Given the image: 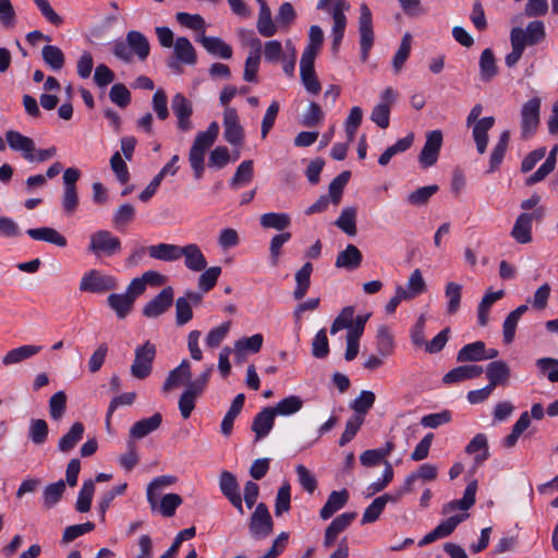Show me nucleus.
Masks as SVG:
<instances>
[{"instance_id": "obj_28", "label": "nucleus", "mask_w": 558, "mask_h": 558, "mask_svg": "<svg viewBox=\"0 0 558 558\" xmlns=\"http://www.w3.org/2000/svg\"><path fill=\"white\" fill-rule=\"evenodd\" d=\"M252 50L250 51L244 66L243 78L246 82H256L257 72L260 62V47L262 43L258 38H253L251 41Z\"/></svg>"}, {"instance_id": "obj_55", "label": "nucleus", "mask_w": 558, "mask_h": 558, "mask_svg": "<svg viewBox=\"0 0 558 558\" xmlns=\"http://www.w3.org/2000/svg\"><path fill=\"white\" fill-rule=\"evenodd\" d=\"M65 492V482L60 480L56 483L49 484L44 489V506L46 508H51L62 498Z\"/></svg>"}, {"instance_id": "obj_26", "label": "nucleus", "mask_w": 558, "mask_h": 558, "mask_svg": "<svg viewBox=\"0 0 558 558\" xmlns=\"http://www.w3.org/2000/svg\"><path fill=\"white\" fill-rule=\"evenodd\" d=\"M162 422L160 413H155L150 417L142 418L134 423L130 429V440L142 439L159 428Z\"/></svg>"}, {"instance_id": "obj_63", "label": "nucleus", "mask_w": 558, "mask_h": 558, "mask_svg": "<svg viewBox=\"0 0 558 558\" xmlns=\"http://www.w3.org/2000/svg\"><path fill=\"white\" fill-rule=\"evenodd\" d=\"M182 504V498L180 495L170 493L165 495L160 502L157 505L159 512L166 517L171 518L174 515L177 508Z\"/></svg>"}, {"instance_id": "obj_52", "label": "nucleus", "mask_w": 558, "mask_h": 558, "mask_svg": "<svg viewBox=\"0 0 558 558\" xmlns=\"http://www.w3.org/2000/svg\"><path fill=\"white\" fill-rule=\"evenodd\" d=\"M376 344L381 356H389L393 352L395 342L387 326L383 325L377 329Z\"/></svg>"}, {"instance_id": "obj_10", "label": "nucleus", "mask_w": 558, "mask_h": 558, "mask_svg": "<svg viewBox=\"0 0 558 558\" xmlns=\"http://www.w3.org/2000/svg\"><path fill=\"white\" fill-rule=\"evenodd\" d=\"M359 34H360V48L361 59L365 62L368 58V53L374 45V31H373V19L372 12L367 4L362 3L360 5V17H359Z\"/></svg>"}, {"instance_id": "obj_9", "label": "nucleus", "mask_w": 558, "mask_h": 558, "mask_svg": "<svg viewBox=\"0 0 558 558\" xmlns=\"http://www.w3.org/2000/svg\"><path fill=\"white\" fill-rule=\"evenodd\" d=\"M545 216V209L536 208L532 213H522L518 216L511 230L512 238L520 244H526L532 241L533 221H542Z\"/></svg>"}, {"instance_id": "obj_33", "label": "nucleus", "mask_w": 558, "mask_h": 558, "mask_svg": "<svg viewBox=\"0 0 558 558\" xmlns=\"http://www.w3.org/2000/svg\"><path fill=\"white\" fill-rule=\"evenodd\" d=\"M107 303L117 316L123 319L133 310L134 298L130 293H111L107 298Z\"/></svg>"}, {"instance_id": "obj_21", "label": "nucleus", "mask_w": 558, "mask_h": 558, "mask_svg": "<svg viewBox=\"0 0 558 558\" xmlns=\"http://www.w3.org/2000/svg\"><path fill=\"white\" fill-rule=\"evenodd\" d=\"M484 373V367L477 364H463L450 369L442 377L444 384H457L474 379Z\"/></svg>"}, {"instance_id": "obj_43", "label": "nucleus", "mask_w": 558, "mask_h": 558, "mask_svg": "<svg viewBox=\"0 0 558 558\" xmlns=\"http://www.w3.org/2000/svg\"><path fill=\"white\" fill-rule=\"evenodd\" d=\"M174 54L177 59L185 64H195L197 57L196 51L186 37H178L174 45Z\"/></svg>"}, {"instance_id": "obj_56", "label": "nucleus", "mask_w": 558, "mask_h": 558, "mask_svg": "<svg viewBox=\"0 0 558 558\" xmlns=\"http://www.w3.org/2000/svg\"><path fill=\"white\" fill-rule=\"evenodd\" d=\"M48 424L45 420H32L28 429V437L33 444L40 446L46 442L48 438Z\"/></svg>"}, {"instance_id": "obj_27", "label": "nucleus", "mask_w": 558, "mask_h": 558, "mask_svg": "<svg viewBox=\"0 0 558 558\" xmlns=\"http://www.w3.org/2000/svg\"><path fill=\"white\" fill-rule=\"evenodd\" d=\"M363 255L353 244H348L345 248L338 253L335 266L347 270H354L362 264Z\"/></svg>"}, {"instance_id": "obj_11", "label": "nucleus", "mask_w": 558, "mask_h": 558, "mask_svg": "<svg viewBox=\"0 0 558 558\" xmlns=\"http://www.w3.org/2000/svg\"><path fill=\"white\" fill-rule=\"evenodd\" d=\"M171 109L177 118V129L180 132L187 133L194 129L192 122L193 104L182 93L172 96Z\"/></svg>"}, {"instance_id": "obj_53", "label": "nucleus", "mask_w": 558, "mask_h": 558, "mask_svg": "<svg viewBox=\"0 0 558 558\" xmlns=\"http://www.w3.org/2000/svg\"><path fill=\"white\" fill-rule=\"evenodd\" d=\"M95 493V484L92 480L85 481L78 493L75 509L85 513L90 510L92 499Z\"/></svg>"}, {"instance_id": "obj_57", "label": "nucleus", "mask_w": 558, "mask_h": 558, "mask_svg": "<svg viewBox=\"0 0 558 558\" xmlns=\"http://www.w3.org/2000/svg\"><path fill=\"white\" fill-rule=\"evenodd\" d=\"M375 399L376 397L373 391L363 390L359 397L353 400L350 407L356 414H359L357 416L363 417V415H365L374 405Z\"/></svg>"}, {"instance_id": "obj_44", "label": "nucleus", "mask_w": 558, "mask_h": 558, "mask_svg": "<svg viewBox=\"0 0 558 558\" xmlns=\"http://www.w3.org/2000/svg\"><path fill=\"white\" fill-rule=\"evenodd\" d=\"M304 405V401L296 395L288 396L271 407L276 415L290 416L298 413Z\"/></svg>"}, {"instance_id": "obj_34", "label": "nucleus", "mask_w": 558, "mask_h": 558, "mask_svg": "<svg viewBox=\"0 0 558 558\" xmlns=\"http://www.w3.org/2000/svg\"><path fill=\"white\" fill-rule=\"evenodd\" d=\"M191 379V366L190 362L186 360H183L181 364L169 372L163 386L162 390L165 392H168L173 387H178L180 385L186 384L187 380Z\"/></svg>"}, {"instance_id": "obj_3", "label": "nucleus", "mask_w": 558, "mask_h": 558, "mask_svg": "<svg viewBox=\"0 0 558 558\" xmlns=\"http://www.w3.org/2000/svg\"><path fill=\"white\" fill-rule=\"evenodd\" d=\"M317 9L323 11H329L333 20V26L331 31L332 36V49L338 50L347 27V17L344 12L350 9V4L345 0H319L317 2Z\"/></svg>"}, {"instance_id": "obj_47", "label": "nucleus", "mask_w": 558, "mask_h": 558, "mask_svg": "<svg viewBox=\"0 0 558 558\" xmlns=\"http://www.w3.org/2000/svg\"><path fill=\"white\" fill-rule=\"evenodd\" d=\"M413 140H414L413 134H409L405 137L398 140L396 144L388 147L379 156L378 163L380 166H387L395 155L401 154V153L408 150L411 147V145L413 144Z\"/></svg>"}, {"instance_id": "obj_60", "label": "nucleus", "mask_w": 558, "mask_h": 558, "mask_svg": "<svg viewBox=\"0 0 558 558\" xmlns=\"http://www.w3.org/2000/svg\"><path fill=\"white\" fill-rule=\"evenodd\" d=\"M439 190L438 185H427L418 187L408 195V203L413 206H423L427 204L429 198Z\"/></svg>"}, {"instance_id": "obj_23", "label": "nucleus", "mask_w": 558, "mask_h": 558, "mask_svg": "<svg viewBox=\"0 0 558 558\" xmlns=\"http://www.w3.org/2000/svg\"><path fill=\"white\" fill-rule=\"evenodd\" d=\"M488 357V351L484 341H475L463 345L457 353L459 363L476 364Z\"/></svg>"}, {"instance_id": "obj_39", "label": "nucleus", "mask_w": 558, "mask_h": 558, "mask_svg": "<svg viewBox=\"0 0 558 558\" xmlns=\"http://www.w3.org/2000/svg\"><path fill=\"white\" fill-rule=\"evenodd\" d=\"M245 396L243 393H239L233 399L228 412L222 418L221 422V433L225 436H230L233 428V423L236 418V416L241 413L242 408L244 405Z\"/></svg>"}, {"instance_id": "obj_61", "label": "nucleus", "mask_w": 558, "mask_h": 558, "mask_svg": "<svg viewBox=\"0 0 558 558\" xmlns=\"http://www.w3.org/2000/svg\"><path fill=\"white\" fill-rule=\"evenodd\" d=\"M289 483H283L277 492L275 501V514L277 517L290 510L291 505V493Z\"/></svg>"}, {"instance_id": "obj_22", "label": "nucleus", "mask_w": 558, "mask_h": 558, "mask_svg": "<svg viewBox=\"0 0 558 558\" xmlns=\"http://www.w3.org/2000/svg\"><path fill=\"white\" fill-rule=\"evenodd\" d=\"M276 413L271 407L264 408L258 412L252 422V430L255 433V439L259 440L266 437L274 427Z\"/></svg>"}, {"instance_id": "obj_36", "label": "nucleus", "mask_w": 558, "mask_h": 558, "mask_svg": "<svg viewBox=\"0 0 558 558\" xmlns=\"http://www.w3.org/2000/svg\"><path fill=\"white\" fill-rule=\"evenodd\" d=\"M197 40L210 54L218 56L222 59H230L232 57L231 46L219 37H209L203 34Z\"/></svg>"}, {"instance_id": "obj_19", "label": "nucleus", "mask_w": 558, "mask_h": 558, "mask_svg": "<svg viewBox=\"0 0 558 558\" xmlns=\"http://www.w3.org/2000/svg\"><path fill=\"white\" fill-rule=\"evenodd\" d=\"M5 140L9 147L12 150L21 151L25 160L29 162L35 161L36 147L31 137H27L17 131L9 130L5 132Z\"/></svg>"}, {"instance_id": "obj_49", "label": "nucleus", "mask_w": 558, "mask_h": 558, "mask_svg": "<svg viewBox=\"0 0 558 558\" xmlns=\"http://www.w3.org/2000/svg\"><path fill=\"white\" fill-rule=\"evenodd\" d=\"M426 291V282L423 278L420 269H414L408 280L407 287H404L405 295L409 300L416 298L417 295Z\"/></svg>"}, {"instance_id": "obj_38", "label": "nucleus", "mask_w": 558, "mask_h": 558, "mask_svg": "<svg viewBox=\"0 0 558 558\" xmlns=\"http://www.w3.org/2000/svg\"><path fill=\"white\" fill-rule=\"evenodd\" d=\"M149 256L151 258L163 260V262H173L181 258V246L168 243H160L157 245H150L147 247Z\"/></svg>"}, {"instance_id": "obj_15", "label": "nucleus", "mask_w": 558, "mask_h": 558, "mask_svg": "<svg viewBox=\"0 0 558 558\" xmlns=\"http://www.w3.org/2000/svg\"><path fill=\"white\" fill-rule=\"evenodd\" d=\"M441 145V131L435 130L426 135L425 144L418 156V161L422 168H429L437 162Z\"/></svg>"}, {"instance_id": "obj_1", "label": "nucleus", "mask_w": 558, "mask_h": 558, "mask_svg": "<svg viewBox=\"0 0 558 558\" xmlns=\"http://www.w3.org/2000/svg\"><path fill=\"white\" fill-rule=\"evenodd\" d=\"M111 52L125 63L132 62L133 56H136L140 61H145L149 56L150 45L143 33L130 31L126 33L125 40L112 43Z\"/></svg>"}, {"instance_id": "obj_59", "label": "nucleus", "mask_w": 558, "mask_h": 558, "mask_svg": "<svg viewBox=\"0 0 558 558\" xmlns=\"http://www.w3.org/2000/svg\"><path fill=\"white\" fill-rule=\"evenodd\" d=\"M263 341H264V338H263V335H260V333H255L251 337L239 339L234 343V351L238 354H242L246 351L256 353L260 350V348L263 345Z\"/></svg>"}, {"instance_id": "obj_31", "label": "nucleus", "mask_w": 558, "mask_h": 558, "mask_svg": "<svg viewBox=\"0 0 558 558\" xmlns=\"http://www.w3.org/2000/svg\"><path fill=\"white\" fill-rule=\"evenodd\" d=\"M486 447H487V437L485 434H482V433L475 435L473 437V439L465 447V452L468 454L477 453L474 457V464L471 469L472 473H474L476 471V469L480 465L484 464V462L486 461V459H487Z\"/></svg>"}, {"instance_id": "obj_29", "label": "nucleus", "mask_w": 558, "mask_h": 558, "mask_svg": "<svg viewBox=\"0 0 558 558\" xmlns=\"http://www.w3.org/2000/svg\"><path fill=\"white\" fill-rule=\"evenodd\" d=\"M26 233L36 241H44L59 247H65L68 245L65 236L50 227L28 229Z\"/></svg>"}, {"instance_id": "obj_17", "label": "nucleus", "mask_w": 558, "mask_h": 558, "mask_svg": "<svg viewBox=\"0 0 558 558\" xmlns=\"http://www.w3.org/2000/svg\"><path fill=\"white\" fill-rule=\"evenodd\" d=\"M219 488L236 511L243 515L245 511L242 505V497L236 477L229 471L221 472L219 477Z\"/></svg>"}, {"instance_id": "obj_4", "label": "nucleus", "mask_w": 558, "mask_h": 558, "mask_svg": "<svg viewBox=\"0 0 558 558\" xmlns=\"http://www.w3.org/2000/svg\"><path fill=\"white\" fill-rule=\"evenodd\" d=\"M122 248L121 241L108 230H97L89 235L87 251L99 256H113Z\"/></svg>"}, {"instance_id": "obj_51", "label": "nucleus", "mask_w": 558, "mask_h": 558, "mask_svg": "<svg viewBox=\"0 0 558 558\" xmlns=\"http://www.w3.org/2000/svg\"><path fill=\"white\" fill-rule=\"evenodd\" d=\"M411 35L409 33L404 34L401 39L400 46L392 58V68L395 73H399L402 70L404 63L407 62L411 52Z\"/></svg>"}, {"instance_id": "obj_46", "label": "nucleus", "mask_w": 558, "mask_h": 558, "mask_svg": "<svg viewBox=\"0 0 558 558\" xmlns=\"http://www.w3.org/2000/svg\"><path fill=\"white\" fill-rule=\"evenodd\" d=\"M510 375V368L504 361L490 362V392L497 386H506Z\"/></svg>"}, {"instance_id": "obj_40", "label": "nucleus", "mask_w": 558, "mask_h": 558, "mask_svg": "<svg viewBox=\"0 0 558 558\" xmlns=\"http://www.w3.org/2000/svg\"><path fill=\"white\" fill-rule=\"evenodd\" d=\"M313 272V265L307 262L305 263L294 276L295 279V289L293 291V298L295 300H301L305 296L306 292L311 286V275Z\"/></svg>"}, {"instance_id": "obj_5", "label": "nucleus", "mask_w": 558, "mask_h": 558, "mask_svg": "<svg viewBox=\"0 0 558 558\" xmlns=\"http://www.w3.org/2000/svg\"><path fill=\"white\" fill-rule=\"evenodd\" d=\"M156 345L149 340L136 347L134 361L131 365V374L136 379H145L153 372V363L156 357Z\"/></svg>"}, {"instance_id": "obj_50", "label": "nucleus", "mask_w": 558, "mask_h": 558, "mask_svg": "<svg viewBox=\"0 0 558 558\" xmlns=\"http://www.w3.org/2000/svg\"><path fill=\"white\" fill-rule=\"evenodd\" d=\"M510 141V132L504 131L490 154V172L501 165Z\"/></svg>"}, {"instance_id": "obj_45", "label": "nucleus", "mask_w": 558, "mask_h": 558, "mask_svg": "<svg viewBox=\"0 0 558 558\" xmlns=\"http://www.w3.org/2000/svg\"><path fill=\"white\" fill-rule=\"evenodd\" d=\"M41 58L44 62L52 70L60 71L65 64V57L63 51L52 45H46L41 49Z\"/></svg>"}, {"instance_id": "obj_62", "label": "nucleus", "mask_w": 558, "mask_h": 558, "mask_svg": "<svg viewBox=\"0 0 558 558\" xmlns=\"http://www.w3.org/2000/svg\"><path fill=\"white\" fill-rule=\"evenodd\" d=\"M230 328L231 322H226L210 329L205 339L206 345L211 349L218 348L228 336Z\"/></svg>"}, {"instance_id": "obj_12", "label": "nucleus", "mask_w": 558, "mask_h": 558, "mask_svg": "<svg viewBox=\"0 0 558 558\" xmlns=\"http://www.w3.org/2000/svg\"><path fill=\"white\" fill-rule=\"evenodd\" d=\"M541 99L537 97L527 100L521 109V137L527 140L539 124Z\"/></svg>"}, {"instance_id": "obj_2", "label": "nucleus", "mask_w": 558, "mask_h": 558, "mask_svg": "<svg viewBox=\"0 0 558 558\" xmlns=\"http://www.w3.org/2000/svg\"><path fill=\"white\" fill-rule=\"evenodd\" d=\"M219 134V124L213 121L206 131L196 134L189 153V161L196 179H201L204 172L205 154L216 142Z\"/></svg>"}, {"instance_id": "obj_42", "label": "nucleus", "mask_w": 558, "mask_h": 558, "mask_svg": "<svg viewBox=\"0 0 558 558\" xmlns=\"http://www.w3.org/2000/svg\"><path fill=\"white\" fill-rule=\"evenodd\" d=\"M84 430L85 427L81 422L74 423L70 430L60 438L58 449L64 453L70 452L83 438Z\"/></svg>"}, {"instance_id": "obj_32", "label": "nucleus", "mask_w": 558, "mask_h": 558, "mask_svg": "<svg viewBox=\"0 0 558 558\" xmlns=\"http://www.w3.org/2000/svg\"><path fill=\"white\" fill-rule=\"evenodd\" d=\"M398 497H393L390 494H384L377 498H375L372 504L365 509L361 523L367 524L377 521L384 511L386 505L388 502H397Z\"/></svg>"}, {"instance_id": "obj_58", "label": "nucleus", "mask_w": 558, "mask_h": 558, "mask_svg": "<svg viewBox=\"0 0 558 558\" xmlns=\"http://www.w3.org/2000/svg\"><path fill=\"white\" fill-rule=\"evenodd\" d=\"M253 179V160H244L236 168L232 179L231 186L238 187L242 184H247Z\"/></svg>"}, {"instance_id": "obj_18", "label": "nucleus", "mask_w": 558, "mask_h": 558, "mask_svg": "<svg viewBox=\"0 0 558 558\" xmlns=\"http://www.w3.org/2000/svg\"><path fill=\"white\" fill-rule=\"evenodd\" d=\"M469 517V513H458L441 521L433 531L427 533L420 542L418 546H426L439 538L449 536L456 527Z\"/></svg>"}, {"instance_id": "obj_25", "label": "nucleus", "mask_w": 558, "mask_h": 558, "mask_svg": "<svg viewBox=\"0 0 558 558\" xmlns=\"http://www.w3.org/2000/svg\"><path fill=\"white\" fill-rule=\"evenodd\" d=\"M477 489V482L471 481L464 490L463 497L461 499H456L449 501L442 507V514H449L458 509L466 511L470 509L475 502V494Z\"/></svg>"}, {"instance_id": "obj_24", "label": "nucleus", "mask_w": 558, "mask_h": 558, "mask_svg": "<svg viewBox=\"0 0 558 558\" xmlns=\"http://www.w3.org/2000/svg\"><path fill=\"white\" fill-rule=\"evenodd\" d=\"M43 350L41 345L24 344L8 351L1 360L3 366L19 364L25 360L33 357Z\"/></svg>"}, {"instance_id": "obj_7", "label": "nucleus", "mask_w": 558, "mask_h": 558, "mask_svg": "<svg viewBox=\"0 0 558 558\" xmlns=\"http://www.w3.org/2000/svg\"><path fill=\"white\" fill-rule=\"evenodd\" d=\"M482 113L483 106L477 104L471 109L466 118V126L472 128V137L480 155L486 151L488 142V117L480 119Z\"/></svg>"}, {"instance_id": "obj_20", "label": "nucleus", "mask_w": 558, "mask_h": 558, "mask_svg": "<svg viewBox=\"0 0 558 558\" xmlns=\"http://www.w3.org/2000/svg\"><path fill=\"white\" fill-rule=\"evenodd\" d=\"M511 39L520 40L524 43V46L537 45L542 39L545 38L544 23L541 21H533L527 24L526 28L514 27L511 31Z\"/></svg>"}, {"instance_id": "obj_35", "label": "nucleus", "mask_w": 558, "mask_h": 558, "mask_svg": "<svg viewBox=\"0 0 558 558\" xmlns=\"http://www.w3.org/2000/svg\"><path fill=\"white\" fill-rule=\"evenodd\" d=\"M177 477L173 475H161L158 477H155L147 486L146 496L147 501L150 505V508L153 510L157 509L158 505V497L160 494V490L169 487L177 483Z\"/></svg>"}, {"instance_id": "obj_14", "label": "nucleus", "mask_w": 558, "mask_h": 558, "mask_svg": "<svg viewBox=\"0 0 558 558\" xmlns=\"http://www.w3.org/2000/svg\"><path fill=\"white\" fill-rule=\"evenodd\" d=\"M173 300L174 291L172 287H166L144 305L142 313L147 318H158L172 306Z\"/></svg>"}, {"instance_id": "obj_6", "label": "nucleus", "mask_w": 558, "mask_h": 558, "mask_svg": "<svg viewBox=\"0 0 558 558\" xmlns=\"http://www.w3.org/2000/svg\"><path fill=\"white\" fill-rule=\"evenodd\" d=\"M118 287L117 279L113 276L104 274L98 269L86 271L80 281V291L95 294H102L114 290Z\"/></svg>"}, {"instance_id": "obj_16", "label": "nucleus", "mask_w": 558, "mask_h": 558, "mask_svg": "<svg viewBox=\"0 0 558 558\" xmlns=\"http://www.w3.org/2000/svg\"><path fill=\"white\" fill-rule=\"evenodd\" d=\"M223 137L234 146L241 145L244 140V130L240 123L235 108L227 107L223 111Z\"/></svg>"}, {"instance_id": "obj_54", "label": "nucleus", "mask_w": 558, "mask_h": 558, "mask_svg": "<svg viewBox=\"0 0 558 558\" xmlns=\"http://www.w3.org/2000/svg\"><path fill=\"white\" fill-rule=\"evenodd\" d=\"M350 177V171H343L330 182L327 196L333 204L338 205L340 203L343 189L347 185Z\"/></svg>"}, {"instance_id": "obj_30", "label": "nucleus", "mask_w": 558, "mask_h": 558, "mask_svg": "<svg viewBox=\"0 0 558 558\" xmlns=\"http://www.w3.org/2000/svg\"><path fill=\"white\" fill-rule=\"evenodd\" d=\"M184 256L185 267L193 271L204 270L207 262L201 248L196 244L181 246V257Z\"/></svg>"}, {"instance_id": "obj_13", "label": "nucleus", "mask_w": 558, "mask_h": 558, "mask_svg": "<svg viewBox=\"0 0 558 558\" xmlns=\"http://www.w3.org/2000/svg\"><path fill=\"white\" fill-rule=\"evenodd\" d=\"M531 416L535 420L544 417V409L542 404L535 403L531 408V414L523 412L518 421L512 426L511 433L504 438L502 446L505 448H512L515 446L519 437L527 429L531 424Z\"/></svg>"}, {"instance_id": "obj_37", "label": "nucleus", "mask_w": 558, "mask_h": 558, "mask_svg": "<svg viewBox=\"0 0 558 558\" xmlns=\"http://www.w3.org/2000/svg\"><path fill=\"white\" fill-rule=\"evenodd\" d=\"M349 493L347 489H342L340 492L333 490L326 501V504L320 509V518L323 520H327L333 515L335 512L340 510L348 502Z\"/></svg>"}, {"instance_id": "obj_8", "label": "nucleus", "mask_w": 558, "mask_h": 558, "mask_svg": "<svg viewBox=\"0 0 558 558\" xmlns=\"http://www.w3.org/2000/svg\"><path fill=\"white\" fill-rule=\"evenodd\" d=\"M274 530V521L264 502L256 505L248 522V532L253 539L259 541L268 537Z\"/></svg>"}, {"instance_id": "obj_64", "label": "nucleus", "mask_w": 558, "mask_h": 558, "mask_svg": "<svg viewBox=\"0 0 558 558\" xmlns=\"http://www.w3.org/2000/svg\"><path fill=\"white\" fill-rule=\"evenodd\" d=\"M153 110L157 114V118L161 121L168 119L169 110H168V97L166 92L162 88H159L155 92L151 99Z\"/></svg>"}, {"instance_id": "obj_48", "label": "nucleus", "mask_w": 558, "mask_h": 558, "mask_svg": "<svg viewBox=\"0 0 558 558\" xmlns=\"http://www.w3.org/2000/svg\"><path fill=\"white\" fill-rule=\"evenodd\" d=\"M335 225L348 235L356 234V210L353 207L343 208Z\"/></svg>"}, {"instance_id": "obj_41", "label": "nucleus", "mask_w": 558, "mask_h": 558, "mask_svg": "<svg viewBox=\"0 0 558 558\" xmlns=\"http://www.w3.org/2000/svg\"><path fill=\"white\" fill-rule=\"evenodd\" d=\"M259 223L264 229L284 231L291 225V217L287 213H266L259 217Z\"/></svg>"}]
</instances>
